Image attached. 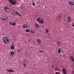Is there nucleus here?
Masks as SVG:
<instances>
[{"mask_svg": "<svg viewBox=\"0 0 74 74\" xmlns=\"http://www.w3.org/2000/svg\"><path fill=\"white\" fill-rule=\"evenodd\" d=\"M62 70L63 71V73H64V74H66L67 73H66V71L65 69L63 68L62 69Z\"/></svg>", "mask_w": 74, "mask_h": 74, "instance_id": "nucleus-8", "label": "nucleus"}, {"mask_svg": "<svg viewBox=\"0 0 74 74\" xmlns=\"http://www.w3.org/2000/svg\"><path fill=\"white\" fill-rule=\"evenodd\" d=\"M25 31L27 33H28V32H29V30L27 29Z\"/></svg>", "mask_w": 74, "mask_h": 74, "instance_id": "nucleus-29", "label": "nucleus"}, {"mask_svg": "<svg viewBox=\"0 0 74 74\" xmlns=\"http://www.w3.org/2000/svg\"><path fill=\"white\" fill-rule=\"evenodd\" d=\"M4 9L5 10H7V6H5L4 7Z\"/></svg>", "mask_w": 74, "mask_h": 74, "instance_id": "nucleus-23", "label": "nucleus"}, {"mask_svg": "<svg viewBox=\"0 0 74 74\" xmlns=\"http://www.w3.org/2000/svg\"><path fill=\"white\" fill-rule=\"evenodd\" d=\"M12 21H10V26H11L12 25Z\"/></svg>", "mask_w": 74, "mask_h": 74, "instance_id": "nucleus-24", "label": "nucleus"}, {"mask_svg": "<svg viewBox=\"0 0 74 74\" xmlns=\"http://www.w3.org/2000/svg\"><path fill=\"white\" fill-rule=\"evenodd\" d=\"M39 23L42 24L44 23V20L42 19H41V20H40V21L39 22Z\"/></svg>", "mask_w": 74, "mask_h": 74, "instance_id": "nucleus-10", "label": "nucleus"}, {"mask_svg": "<svg viewBox=\"0 0 74 74\" xmlns=\"http://www.w3.org/2000/svg\"><path fill=\"white\" fill-rule=\"evenodd\" d=\"M17 0H14V1L13 0H10L9 2L11 3L12 4H14V5H16V1Z\"/></svg>", "mask_w": 74, "mask_h": 74, "instance_id": "nucleus-2", "label": "nucleus"}, {"mask_svg": "<svg viewBox=\"0 0 74 74\" xmlns=\"http://www.w3.org/2000/svg\"><path fill=\"white\" fill-rule=\"evenodd\" d=\"M2 20H3V21H5V20H6V19H5L4 18H2Z\"/></svg>", "mask_w": 74, "mask_h": 74, "instance_id": "nucleus-30", "label": "nucleus"}, {"mask_svg": "<svg viewBox=\"0 0 74 74\" xmlns=\"http://www.w3.org/2000/svg\"><path fill=\"white\" fill-rule=\"evenodd\" d=\"M58 53H61V49H58Z\"/></svg>", "mask_w": 74, "mask_h": 74, "instance_id": "nucleus-18", "label": "nucleus"}, {"mask_svg": "<svg viewBox=\"0 0 74 74\" xmlns=\"http://www.w3.org/2000/svg\"><path fill=\"white\" fill-rule=\"evenodd\" d=\"M39 52L40 53H43L44 52V51L42 50H40L39 51Z\"/></svg>", "mask_w": 74, "mask_h": 74, "instance_id": "nucleus-20", "label": "nucleus"}, {"mask_svg": "<svg viewBox=\"0 0 74 74\" xmlns=\"http://www.w3.org/2000/svg\"><path fill=\"white\" fill-rule=\"evenodd\" d=\"M7 10H9V8L7 7Z\"/></svg>", "mask_w": 74, "mask_h": 74, "instance_id": "nucleus-38", "label": "nucleus"}, {"mask_svg": "<svg viewBox=\"0 0 74 74\" xmlns=\"http://www.w3.org/2000/svg\"><path fill=\"white\" fill-rule=\"evenodd\" d=\"M38 1L37 2V4H38Z\"/></svg>", "mask_w": 74, "mask_h": 74, "instance_id": "nucleus-37", "label": "nucleus"}, {"mask_svg": "<svg viewBox=\"0 0 74 74\" xmlns=\"http://www.w3.org/2000/svg\"><path fill=\"white\" fill-rule=\"evenodd\" d=\"M57 44L58 45H59V44H60V42H59V41H57Z\"/></svg>", "mask_w": 74, "mask_h": 74, "instance_id": "nucleus-27", "label": "nucleus"}, {"mask_svg": "<svg viewBox=\"0 0 74 74\" xmlns=\"http://www.w3.org/2000/svg\"><path fill=\"white\" fill-rule=\"evenodd\" d=\"M45 31L46 33H48V32H49V31H48V29H46Z\"/></svg>", "mask_w": 74, "mask_h": 74, "instance_id": "nucleus-21", "label": "nucleus"}, {"mask_svg": "<svg viewBox=\"0 0 74 74\" xmlns=\"http://www.w3.org/2000/svg\"><path fill=\"white\" fill-rule=\"evenodd\" d=\"M55 70H58V68H57V67L56 68Z\"/></svg>", "mask_w": 74, "mask_h": 74, "instance_id": "nucleus-31", "label": "nucleus"}, {"mask_svg": "<svg viewBox=\"0 0 74 74\" xmlns=\"http://www.w3.org/2000/svg\"><path fill=\"white\" fill-rule=\"evenodd\" d=\"M70 58L71 60H72L73 62H74V58L73 57V56H71L70 57Z\"/></svg>", "mask_w": 74, "mask_h": 74, "instance_id": "nucleus-14", "label": "nucleus"}, {"mask_svg": "<svg viewBox=\"0 0 74 74\" xmlns=\"http://www.w3.org/2000/svg\"><path fill=\"white\" fill-rule=\"evenodd\" d=\"M73 27H74V24H73Z\"/></svg>", "mask_w": 74, "mask_h": 74, "instance_id": "nucleus-39", "label": "nucleus"}, {"mask_svg": "<svg viewBox=\"0 0 74 74\" xmlns=\"http://www.w3.org/2000/svg\"><path fill=\"white\" fill-rule=\"evenodd\" d=\"M69 5L71 6H73L74 5V2L73 1H70L69 3Z\"/></svg>", "mask_w": 74, "mask_h": 74, "instance_id": "nucleus-3", "label": "nucleus"}, {"mask_svg": "<svg viewBox=\"0 0 74 74\" xmlns=\"http://www.w3.org/2000/svg\"><path fill=\"white\" fill-rule=\"evenodd\" d=\"M24 62L25 63H27L29 62V60L27 59H26L24 60Z\"/></svg>", "mask_w": 74, "mask_h": 74, "instance_id": "nucleus-12", "label": "nucleus"}, {"mask_svg": "<svg viewBox=\"0 0 74 74\" xmlns=\"http://www.w3.org/2000/svg\"><path fill=\"white\" fill-rule=\"evenodd\" d=\"M55 74H60V73H59V72H57L55 73Z\"/></svg>", "mask_w": 74, "mask_h": 74, "instance_id": "nucleus-28", "label": "nucleus"}, {"mask_svg": "<svg viewBox=\"0 0 74 74\" xmlns=\"http://www.w3.org/2000/svg\"><path fill=\"white\" fill-rule=\"evenodd\" d=\"M37 25H38V24H37V23H35L34 24V25L35 26H36Z\"/></svg>", "mask_w": 74, "mask_h": 74, "instance_id": "nucleus-33", "label": "nucleus"}, {"mask_svg": "<svg viewBox=\"0 0 74 74\" xmlns=\"http://www.w3.org/2000/svg\"><path fill=\"white\" fill-rule=\"evenodd\" d=\"M32 5H33L34 6H36V3H35L34 2H32Z\"/></svg>", "mask_w": 74, "mask_h": 74, "instance_id": "nucleus-15", "label": "nucleus"}, {"mask_svg": "<svg viewBox=\"0 0 74 74\" xmlns=\"http://www.w3.org/2000/svg\"><path fill=\"white\" fill-rule=\"evenodd\" d=\"M41 40L40 39L38 38L37 39V42L38 44H41Z\"/></svg>", "mask_w": 74, "mask_h": 74, "instance_id": "nucleus-4", "label": "nucleus"}, {"mask_svg": "<svg viewBox=\"0 0 74 74\" xmlns=\"http://www.w3.org/2000/svg\"><path fill=\"white\" fill-rule=\"evenodd\" d=\"M41 19H42V18H41L40 17H38L37 19V22H38V23H39L40 22V21H41Z\"/></svg>", "mask_w": 74, "mask_h": 74, "instance_id": "nucleus-9", "label": "nucleus"}, {"mask_svg": "<svg viewBox=\"0 0 74 74\" xmlns=\"http://www.w3.org/2000/svg\"><path fill=\"white\" fill-rule=\"evenodd\" d=\"M12 25L13 26H14V27L15 26V25H16V23H15V22H12Z\"/></svg>", "mask_w": 74, "mask_h": 74, "instance_id": "nucleus-11", "label": "nucleus"}, {"mask_svg": "<svg viewBox=\"0 0 74 74\" xmlns=\"http://www.w3.org/2000/svg\"><path fill=\"white\" fill-rule=\"evenodd\" d=\"M35 27H37V28H39V27H40L39 25L37 24V25L35 26Z\"/></svg>", "mask_w": 74, "mask_h": 74, "instance_id": "nucleus-17", "label": "nucleus"}, {"mask_svg": "<svg viewBox=\"0 0 74 74\" xmlns=\"http://www.w3.org/2000/svg\"><path fill=\"white\" fill-rule=\"evenodd\" d=\"M52 68L53 69V68H54V66H53V65H52Z\"/></svg>", "mask_w": 74, "mask_h": 74, "instance_id": "nucleus-34", "label": "nucleus"}, {"mask_svg": "<svg viewBox=\"0 0 74 74\" xmlns=\"http://www.w3.org/2000/svg\"><path fill=\"white\" fill-rule=\"evenodd\" d=\"M18 15H19V16H20V17H21V14H18Z\"/></svg>", "mask_w": 74, "mask_h": 74, "instance_id": "nucleus-32", "label": "nucleus"}, {"mask_svg": "<svg viewBox=\"0 0 74 74\" xmlns=\"http://www.w3.org/2000/svg\"><path fill=\"white\" fill-rule=\"evenodd\" d=\"M67 21L68 22H70L71 21V18L70 16H68L67 18Z\"/></svg>", "mask_w": 74, "mask_h": 74, "instance_id": "nucleus-5", "label": "nucleus"}, {"mask_svg": "<svg viewBox=\"0 0 74 74\" xmlns=\"http://www.w3.org/2000/svg\"><path fill=\"white\" fill-rule=\"evenodd\" d=\"M6 71H8V72H11V73H14L15 71H13V69L12 70H6Z\"/></svg>", "mask_w": 74, "mask_h": 74, "instance_id": "nucleus-7", "label": "nucleus"}, {"mask_svg": "<svg viewBox=\"0 0 74 74\" xmlns=\"http://www.w3.org/2000/svg\"><path fill=\"white\" fill-rule=\"evenodd\" d=\"M10 69H11V68H10Z\"/></svg>", "mask_w": 74, "mask_h": 74, "instance_id": "nucleus-41", "label": "nucleus"}, {"mask_svg": "<svg viewBox=\"0 0 74 74\" xmlns=\"http://www.w3.org/2000/svg\"><path fill=\"white\" fill-rule=\"evenodd\" d=\"M17 15H18L19 13L18 12H16L15 13Z\"/></svg>", "mask_w": 74, "mask_h": 74, "instance_id": "nucleus-25", "label": "nucleus"}, {"mask_svg": "<svg viewBox=\"0 0 74 74\" xmlns=\"http://www.w3.org/2000/svg\"><path fill=\"white\" fill-rule=\"evenodd\" d=\"M11 49H14V46H13V45H12L11 47Z\"/></svg>", "mask_w": 74, "mask_h": 74, "instance_id": "nucleus-16", "label": "nucleus"}, {"mask_svg": "<svg viewBox=\"0 0 74 74\" xmlns=\"http://www.w3.org/2000/svg\"><path fill=\"white\" fill-rule=\"evenodd\" d=\"M24 66V67L26 68V64H25V63H24L23 64Z\"/></svg>", "mask_w": 74, "mask_h": 74, "instance_id": "nucleus-22", "label": "nucleus"}, {"mask_svg": "<svg viewBox=\"0 0 74 74\" xmlns=\"http://www.w3.org/2000/svg\"><path fill=\"white\" fill-rule=\"evenodd\" d=\"M72 74H74V71H73Z\"/></svg>", "mask_w": 74, "mask_h": 74, "instance_id": "nucleus-35", "label": "nucleus"}, {"mask_svg": "<svg viewBox=\"0 0 74 74\" xmlns=\"http://www.w3.org/2000/svg\"><path fill=\"white\" fill-rule=\"evenodd\" d=\"M23 29H26V28L27 27V24H23Z\"/></svg>", "mask_w": 74, "mask_h": 74, "instance_id": "nucleus-6", "label": "nucleus"}, {"mask_svg": "<svg viewBox=\"0 0 74 74\" xmlns=\"http://www.w3.org/2000/svg\"><path fill=\"white\" fill-rule=\"evenodd\" d=\"M34 0L35 1H36L37 0Z\"/></svg>", "mask_w": 74, "mask_h": 74, "instance_id": "nucleus-40", "label": "nucleus"}, {"mask_svg": "<svg viewBox=\"0 0 74 74\" xmlns=\"http://www.w3.org/2000/svg\"><path fill=\"white\" fill-rule=\"evenodd\" d=\"M30 32L32 33H35V32H34V31L33 30H32Z\"/></svg>", "mask_w": 74, "mask_h": 74, "instance_id": "nucleus-19", "label": "nucleus"}, {"mask_svg": "<svg viewBox=\"0 0 74 74\" xmlns=\"http://www.w3.org/2000/svg\"><path fill=\"white\" fill-rule=\"evenodd\" d=\"M18 52H20V50H18Z\"/></svg>", "mask_w": 74, "mask_h": 74, "instance_id": "nucleus-36", "label": "nucleus"}, {"mask_svg": "<svg viewBox=\"0 0 74 74\" xmlns=\"http://www.w3.org/2000/svg\"><path fill=\"white\" fill-rule=\"evenodd\" d=\"M10 53L12 56H13V55H14V53H14V51H11L10 52Z\"/></svg>", "mask_w": 74, "mask_h": 74, "instance_id": "nucleus-13", "label": "nucleus"}, {"mask_svg": "<svg viewBox=\"0 0 74 74\" xmlns=\"http://www.w3.org/2000/svg\"><path fill=\"white\" fill-rule=\"evenodd\" d=\"M7 16H4V18L6 19H7Z\"/></svg>", "mask_w": 74, "mask_h": 74, "instance_id": "nucleus-26", "label": "nucleus"}, {"mask_svg": "<svg viewBox=\"0 0 74 74\" xmlns=\"http://www.w3.org/2000/svg\"><path fill=\"white\" fill-rule=\"evenodd\" d=\"M3 42L6 44H7L9 43V40L7 36H5L3 38Z\"/></svg>", "mask_w": 74, "mask_h": 74, "instance_id": "nucleus-1", "label": "nucleus"}]
</instances>
